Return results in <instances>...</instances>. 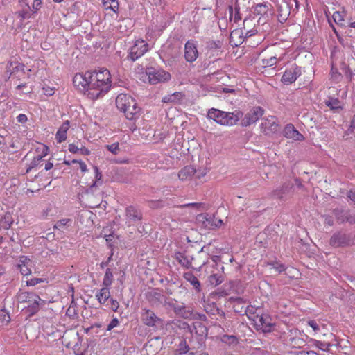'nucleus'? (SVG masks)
I'll return each mask as SVG.
<instances>
[{
    "mask_svg": "<svg viewBox=\"0 0 355 355\" xmlns=\"http://www.w3.org/2000/svg\"><path fill=\"white\" fill-rule=\"evenodd\" d=\"M112 83L110 72L104 68L76 73L73 79V87L92 101L107 94Z\"/></svg>",
    "mask_w": 355,
    "mask_h": 355,
    "instance_id": "obj_1",
    "label": "nucleus"
},
{
    "mask_svg": "<svg viewBox=\"0 0 355 355\" xmlns=\"http://www.w3.org/2000/svg\"><path fill=\"white\" fill-rule=\"evenodd\" d=\"M116 104L117 109L123 112L127 119L135 120L139 118V107L132 96L126 94H119Z\"/></svg>",
    "mask_w": 355,
    "mask_h": 355,
    "instance_id": "obj_2",
    "label": "nucleus"
},
{
    "mask_svg": "<svg viewBox=\"0 0 355 355\" xmlns=\"http://www.w3.org/2000/svg\"><path fill=\"white\" fill-rule=\"evenodd\" d=\"M243 114L241 110H235L232 112H224L217 109H211L208 112V118L225 126H233L243 117Z\"/></svg>",
    "mask_w": 355,
    "mask_h": 355,
    "instance_id": "obj_3",
    "label": "nucleus"
},
{
    "mask_svg": "<svg viewBox=\"0 0 355 355\" xmlns=\"http://www.w3.org/2000/svg\"><path fill=\"white\" fill-rule=\"evenodd\" d=\"M17 300L20 303L26 302L28 304L26 309L30 315L38 312L40 302L44 303V301L41 300L37 294L22 291L17 293Z\"/></svg>",
    "mask_w": 355,
    "mask_h": 355,
    "instance_id": "obj_4",
    "label": "nucleus"
},
{
    "mask_svg": "<svg viewBox=\"0 0 355 355\" xmlns=\"http://www.w3.org/2000/svg\"><path fill=\"white\" fill-rule=\"evenodd\" d=\"M142 323L149 327H152L155 331L163 329L164 327V320L157 316L151 309L144 308L141 314Z\"/></svg>",
    "mask_w": 355,
    "mask_h": 355,
    "instance_id": "obj_5",
    "label": "nucleus"
},
{
    "mask_svg": "<svg viewBox=\"0 0 355 355\" xmlns=\"http://www.w3.org/2000/svg\"><path fill=\"white\" fill-rule=\"evenodd\" d=\"M196 220L205 229L214 230L222 226L223 222L209 214H200L196 216Z\"/></svg>",
    "mask_w": 355,
    "mask_h": 355,
    "instance_id": "obj_6",
    "label": "nucleus"
},
{
    "mask_svg": "<svg viewBox=\"0 0 355 355\" xmlns=\"http://www.w3.org/2000/svg\"><path fill=\"white\" fill-rule=\"evenodd\" d=\"M264 110L260 106H255L249 110L243 118L241 117V125L244 127L249 126L254 124V122L258 121L262 117Z\"/></svg>",
    "mask_w": 355,
    "mask_h": 355,
    "instance_id": "obj_7",
    "label": "nucleus"
},
{
    "mask_svg": "<svg viewBox=\"0 0 355 355\" xmlns=\"http://www.w3.org/2000/svg\"><path fill=\"white\" fill-rule=\"evenodd\" d=\"M279 130V125L275 116H268L262 119L261 123V131L266 135H271L277 133Z\"/></svg>",
    "mask_w": 355,
    "mask_h": 355,
    "instance_id": "obj_8",
    "label": "nucleus"
},
{
    "mask_svg": "<svg viewBox=\"0 0 355 355\" xmlns=\"http://www.w3.org/2000/svg\"><path fill=\"white\" fill-rule=\"evenodd\" d=\"M148 50V44L144 40H137L130 49L129 57L134 62L143 56Z\"/></svg>",
    "mask_w": 355,
    "mask_h": 355,
    "instance_id": "obj_9",
    "label": "nucleus"
},
{
    "mask_svg": "<svg viewBox=\"0 0 355 355\" xmlns=\"http://www.w3.org/2000/svg\"><path fill=\"white\" fill-rule=\"evenodd\" d=\"M245 23L246 21H244V26L243 30L242 29H235L233 30L230 33V42L232 46H239L243 42V34L245 33L246 34V37H251V35H254L256 33V30H250L247 31L245 28Z\"/></svg>",
    "mask_w": 355,
    "mask_h": 355,
    "instance_id": "obj_10",
    "label": "nucleus"
},
{
    "mask_svg": "<svg viewBox=\"0 0 355 355\" xmlns=\"http://www.w3.org/2000/svg\"><path fill=\"white\" fill-rule=\"evenodd\" d=\"M257 320L254 324L257 329L261 330L263 332H270L273 329L272 319L268 315L259 314L257 315Z\"/></svg>",
    "mask_w": 355,
    "mask_h": 355,
    "instance_id": "obj_11",
    "label": "nucleus"
},
{
    "mask_svg": "<svg viewBox=\"0 0 355 355\" xmlns=\"http://www.w3.org/2000/svg\"><path fill=\"white\" fill-rule=\"evenodd\" d=\"M184 58L187 62L192 63L196 61L198 56L196 42L189 40L184 45Z\"/></svg>",
    "mask_w": 355,
    "mask_h": 355,
    "instance_id": "obj_12",
    "label": "nucleus"
},
{
    "mask_svg": "<svg viewBox=\"0 0 355 355\" xmlns=\"http://www.w3.org/2000/svg\"><path fill=\"white\" fill-rule=\"evenodd\" d=\"M147 74L149 82L153 84L168 81L171 78V73L163 69L153 70Z\"/></svg>",
    "mask_w": 355,
    "mask_h": 355,
    "instance_id": "obj_13",
    "label": "nucleus"
},
{
    "mask_svg": "<svg viewBox=\"0 0 355 355\" xmlns=\"http://www.w3.org/2000/svg\"><path fill=\"white\" fill-rule=\"evenodd\" d=\"M301 74V71L297 67L286 70L283 73L282 81L284 84H291L296 80Z\"/></svg>",
    "mask_w": 355,
    "mask_h": 355,
    "instance_id": "obj_14",
    "label": "nucleus"
},
{
    "mask_svg": "<svg viewBox=\"0 0 355 355\" xmlns=\"http://www.w3.org/2000/svg\"><path fill=\"white\" fill-rule=\"evenodd\" d=\"M283 134L286 137L295 141H303L304 139V137L292 124H288L285 126Z\"/></svg>",
    "mask_w": 355,
    "mask_h": 355,
    "instance_id": "obj_15",
    "label": "nucleus"
},
{
    "mask_svg": "<svg viewBox=\"0 0 355 355\" xmlns=\"http://www.w3.org/2000/svg\"><path fill=\"white\" fill-rule=\"evenodd\" d=\"M195 174H196L195 167L192 166H186L179 171L178 177L180 181L186 182L191 180Z\"/></svg>",
    "mask_w": 355,
    "mask_h": 355,
    "instance_id": "obj_16",
    "label": "nucleus"
},
{
    "mask_svg": "<svg viewBox=\"0 0 355 355\" xmlns=\"http://www.w3.org/2000/svg\"><path fill=\"white\" fill-rule=\"evenodd\" d=\"M167 328H171L175 332L178 329L183 330L184 332H191L189 324L182 320H173L166 324Z\"/></svg>",
    "mask_w": 355,
    "mask_h": 355,
    "instance_id": "obj_17",
    "label": "nucleus"
},
{
    "mask_svg": "<svg viewBox=\"0 0 355 355\" xmlns=\"http://www.w3.org/2000/svg\"><path fill=\"white\" fill-rule=\"evenodd\" d=\"M70 127L69 121L67 120L62 123L55 134V139L60 144L67 139V130Z\"/></svg>",
    "mask_w": 355,
    "mask_h": 355,
    "instance_id": "obj_18",
    "label": "nucleus"
},
{
    "mask_svg": "<svg viewBox=\"0 0 355 355\" xmlns=\"http://www.w3.org/2000/svg\"><path fill=\"white\" fill-rule=\"evenodd\" d=\"M110 288L103 286L96 293V299L100 304H103V306H106V304H107V301L110 300Z\"/></svg>",
    "mask_w": 355,
    "mask_h": 355,
    "instance_id": "obj_19",
    "label": "nucleus"
},
{
    "mask_svg": "<svg viewBox=\"0 0 355 355\" xmlns=\"http://www.w3.org/2000/svg\"><path fill=\"white\" fill-rule=\"evenodd\" d=\"M31 261L26 256L20 257L18 263V268L20 270L21 274L24 276H27L31 274V269L30 268Z\"/></svg>",
    "mask_w": 355,
    "mask_h": 355,
    "instance_id": "obj_20",
    "label": "nucleus"
},
{
    "mask_svg": "<svg viewBox=\"0 0 355 355\" xmlns=\"http://www.w3.org/2000/svg\"><path fill=\"white\" fill-rule=\"evenodd\" d=\"M347 244V239L343 233H335L330 239V245L333 247H340Z\"/></svg>",
    "mask_w": 355,
    "mask_h": 355,
    "instance_id": "obj_21",
    "label": "nucleus"
},
{
    "mask_svg": "<svg viewBox=\"0 0 355 355\" xmlns=\"http://www.w3.org/2000/svg\"><path fill=\"white\" fill-rule=\"evenodd\" d=\"M183 277L193 286L197 293L201 291V284L192 272H185Z\"/></svg>",
    "mask_w": 355,
    "mask_h": 355,
    "instance_id": "obj_22",
    "label": "nucleus"
},
{
    "mask_svg": "<svg viewBox=\"0 0 355 355\" xmlns=\"http://www.w3.org/2000/svg\"><path fill=\"white\" fill-rule=\"evenodd\" d=\"M125 216L128 219L132 221H138L141 219V215L139 210L132 206L126 208Z\"/></svg>",
    "mask_w": 355,
    "mask_h": 355,
    "instance_id": "obj_23",
    "label": "nucleus"
},
{
    "mask_svg": "<svg viewBox=\"0 0 355 355\" xmlns=\"http://www.w3.org/2000/svg\"><path fill=\"white\" fill-rule=\"evenodd\" d=\"M245 311V314H246L247 317L250 320H252V322H254V324H255L256 320H257L256 316L259 315V314H261V313L260 309L254 308L252 306H247Z\"/></svg>",
    "mask_w": 355,
    "mask_h": 355,
    "instance_id": "obj_24",
    "label": "nucleus"
},
{
    "mask_svg": "<svg viewBox=\"0 0 355 355\" xmlns=\"http://www.w3.org/2000/svg\"><path fill=\"white\" fill-rule=\"evenodd\" d=\"M270 4L267 3H258L254 8V14L264 16L268 14Z\"/></svg>",
    "mask_w": 355,
    "mask_h": 355,
    "instance_id": "obj_25",
    "label": "nucleus"
},
{
    "mask_svg": "<svg viewBox=\"0 0 355 355\" xmlns=\"http://www.w3.org/2000/svg\"><path fill=\"white\" fill-rule=\"evenodd\" d=\"M175 259L182 265V267L186 268H189L191 267V261H190L189 258H188L187 256L184 253L177 252L175 254Z\"/></svg>",
    "mask_w": 355,
    "mask_h": 355,
    "instance_id": "obj_26",
    "label": "nucleus"
},
{
    "mask_svg": "<svg viewBox=\"0 0 355 355\" xmlns=\"http://www.w3.org/2000/svg\"><path fill=\"white\" fill-rule=\"evenodd\" d=\"M204 270L205 274L209 277L218 270V263L215 260L211 263H206L204 264Z\"/></svg>",
    "mask_w": 355,
    "mask_h": 355,
    "instance_id": "obj_27",
    "label": "nucleus"
},
{
    "mask_svg": "<svg viewBox=\"0 0 355 355\" xmlns=\"http://www.w3.org/2000/svg\"><path fill=\"white\" fill-rule=\"evenodd\" d=\"M103 6L106 10H112L116 14L119 12V3L118 0H103Z\"/></svg>",
    "mask_w": 355,
    "mask_h": 355,
    "instance_id": "obj_28",
    "label": "nucleus"
},
{
    "mask_svg": "<svg viewBox=\"0 0 355 355\" xmlns=\"http://www.w3.org/2000/svg\"><path fill=\"white\" fill-rule=\"evenodd\" d=\"M326 105L331 110H339L342 109V104L338 98L329 97L326 101Z\"/></svg>",
    "mask_w": 355,
    "mask_h": 355,
    "instance_id": "obj_29",
    "label": "nucleus"
},
{
    "mask_svg": "<svg viewBox=\"0 0 355 355\" xmlns=\"http://www.w3.org/2000/svg\"><path fill=\"white\" fill-rule=\"evenodd\" d=\"M114 279L112 271L110 268L106 269L103 278V286L110 288Z\"/></svg>",
    "mask_w": 355,
    "mask_h": 355,
    "instance_id": "obj_30",
    "label": "nucleus"
},
{
    "mask_svg": "<svg viewBox=\"0 0 355 355\" xmlns=\"http://www.w3.org/2000/svg\"><path fill=\"white\" fill-rule=\"evenodd\" d=\"M277 55H271L262 58L261 65L263 67H272L277 64Z\"/></svg>",
    "mask_w": 355,
    "mask_h": 355,
    "instance_id": "obj_31",
    "label": "nucleus"
},
{
    "mask_svg": "<svg viewBox=\"0 0 355 355\" xmlns=\"http://www.w3.org/2000/svg\"><path fill=\"white\" fill-rule=\"evenodd\" d=\"M175 312L176 315L184 318H191L193 316V311L187 309L185 306H180L175 308Z\"/></svg>",
    "mask_w": 355,
    "mask_h": 355,
    "instance_id": "obj_32",
    "label": "nucleus"
},
{
    "mask_svg": "<svg viewBox=\"0 0 355 355\" xmlns=\"http://www.w3.org/2000/svg\"><path fill=\"white\" fill-rule=\"evenodd\" d=\"M208 280L209 284L213 286H216L221 283H223L224 278L223 275L214 272V274L211 275L209 277H208Z\"/></svg>",
    "mask_w": 355,
    "mask_h": 355,
    "instance_id": "obj_33",
    "label": "nucleus"
},
{
    "mask_svg": "<svg viewBox=\"0 0 355 355\" xmlns=\"http://www.w3.org/2000/svg\"><path fill=\"white\" fill-rule=\"evenodd\" d=\"M306 341L304 339L299 337L290 338V344L294 348H300L304 346Z\"/></svg>",
    "mask_w": 355,
    "mask_h": 355,
    "instance_id": "obj_34",
    "label": "nucleus"
},
{
    "mask_svg": "<svg viewBox=\"0 0 355 355\" xmlns=\"http://www.w3.org/2000/svg\"><path fill=\"white\" fill-rule=\"evenodd\" d=\"M10 317L8 311L6 309H0V323L1 325H7L9 324Z\"/></svg>",
    "mask_w": 355,
    "mask_h": 355,
    "instance_id": "obj_35",
    "label": "nucleus"
},
{
    "mask_svg": "<svg viewBox=\"0 0 355 355\" xmlns=\"http://www.w3.org/2000/svg\"><path fill=\"white\" fill-rule=\"evenodd\" d=\"M333 19H334V21L338 24V25H340V26H343L344 25V22H345V19H344V17L345 15L340 12V11H335L334 13H333Z\"/></svg>",
    "mask_w": 355,
    "mask_h": 355,
    "instance_id": "obj_36",
    "label": "nucleus"
},
{
    "mask_svg": "<svg viewBox=\"0 0 355 355\" xmlns=\"http://www.w3.org/2000/svg\"><path fill=\"white\" fill-rule=\"evenodd\" d=\"M105 148L113 155H117L120 152L119 144L118 142L105 145Z\"/></svg>",
    "mask_w": 355,
    "mask_h": 355,
    "instance_id": "obj_37",
    "label": "nucleus"
},
{
    "mask_svg": "<svg viewBox=\"0 0 355 355\" xmlns=\"http://www.w3.org/2000/svg\"><path fill=\"white\" fill-rule=\"evenodd\" d=\"M307 324L311 327L313 334H315L320 331V324L315 320H309L307 321Z\"/></svg>",
    "mask_w": 355,
    "mask_h": 355,
    "instance_id": "obj_38",
    "label": "nucleus"
},
{
    "mask_svg": "<svg viewBox=\"0 0 355 355\" xmlns=\"http://www.w3.org/2000/svg\"><path fill=\"white\" fill-rule=\"evenodd\" d=\"M286 188L284 187V186L282 188L276 189L272 192V196L279 198L282 199L284 198V193L286 191Z\"/></svg>",
    "mask_w": 355,
    "mask_h": 355,
    "instance_id": "obj_39",
    "label": "nucleus"
},
{
    "mask_svg": "<svg viewBox=\"0 0 355 355\" xmlns=\"http://www.w3.org/2000/svg\"><path fill=\"white\" fill-rule=\"evenodd\" d=\"M181 207H193L197 209H206L207 207L205 203H189L182 205L180 206Z\"/></svg>",
    "mask_w": 355,
    "mask_h": 355,
    "instance_id": "obj_40",
    "label": "nucleus"
},
{
    "mask_svg": "<svg viewBox=\"0 0 355 355\" xmlns=\"http://www.w3.org/2000/svg\"><path fill=\"white\" fill-rule=\"evenodd\" d=\"M48 153H49V148L47 147L46 145H43L42 153L40 154V155H38L37 157L34 158V162L35 163L37 162L40 161L43 157L46 156Z\"/></svg>",
    "mask_w": 355,
    "mask_h": 355,
    "instance_id": "obj_41",
    "label": "nucleus"
},
{
    "mask_svg": "<svg viewBox=\"0 0 355 355\" xmlns=\"http://www.w3.org/2000/svg\"><path fill=\"white\" fill-rule=\"evenodd\" d=\"M44 94L45 96H51L53 95L55 92V87H50L48 85H44L42 88Z\"/></svg>",
    "mask_w": 355,
    "mask_h": 355,
    "instance_id": "obj_42",
    "label": "nucleus"
},
{
    "mask_svg": "<svg viewBox=\"0 0 355 355\" xmlns=\"http://www.w3.org/2000/svg\"><path fill=\"white\" fill-rule=\"evenodd\" d=\"M291 355H319L318 354L315 353V351L309 350V351H293L291 353Z\"/></svg>",
    "mask_w": 355,
    "mask_h": 355,
    "instance_id": "obj_43",
    "label": "nucleus"
},
{
    "mask_svg": "<svg viewBox=\"0 0 355 355\" xmlns=\"http://www.w3.org/2000/svg\"><path fill=\"white\" fill-rule=\"evenodd\" d=\"M71 220L69 219H62V220H60L59 221H58L55 225H54V227L56 228V229H62L64 228V227L67 226V225L68 224V223H69Z\"/></svg>",
    "mask_w": 355,
    "mask_h": 355,
    "instance_id": "obj_44",
    "label": "nucleus"
},
{
    "mask_svg": "<svg viewBox=\"0 0 355 355\" xmlns=\"http://www.w3.org/2000/svg\"><path fill=\"white\" fill-rule=\"evenodd\" d=\"M43 282H44V279L34 277V278H31L29 280H27L26 284L28 286H35L40 283H43Z\"/></svg>",
    "mask_w": 355,
    "mask_h": 355,
    "instance_id": "obj_45",
    "label": "nucleus"
},
{
    "mask_svg": "<svg viewBox=\"0 0 355 355\" xmlns=\"http://www.w3.org/2000/svg\"><path fill=\"white\" fill-rule=\"evenodd\" d=\"M236 338L233 335H224L222 338V341L225 343H233L236 342Z\"/></svg>",
    "mask_w": 355,
    "mask_h": 355,
    "instance_id": "obj_46",
    "label": "nucleus"
},
{
    "mask_svg": "<svg viewBox=\"0 0 355 355\" xmlns=\"http://www.w3.org/2000/svg\"><path fill=\"white\" fill-rule=\"evenodd\" d=\"M110 308L114 311H117V309L119 307V303L118 302V301L116 300H114V299L110 297Z\"/></svg>",
    "mask_w": 355,
    "mask_h": 355,
    "instance_id": "obj_47",
    "label": "nucleus"
},
{
    "mask_svg": "<svg viewBox=\"0 0 355 355\" xmlns=\"http://www.w3.org/2000/svg\"><path fill=\"white\" fill-rule=\"evenodd\" d=\"M78 166L82 174H85L88 172L87 166L84 161L80 159L78 162Z\"/></svg>",
    "mask_w": 355,
    "mask_h": 355,
    "instance_id": "obj_48",
    "label": "nucleus"
},
{
    "mask_svg": "<svg viewBox=\"0 0 355 355\" xmlns=\"http://www.w3.org/2000/svg\"><path fill=\"white\" fill-rule=\"evenodd\" d=\"M118 324H119V322H118V320L116 318L112 319L110 320V322L109 323V324L107 327V331H111L112 329H113V328L117 327Z\"/></svg>",
    "mask_w": 355,
    "mask_h": 355,
    "instance_id": "obj_49",
    "label": "nucleus"
},
{
    "mask_svg": "<svg viewBox=\"0 0 355 355\" xmlns=\"http://www.w3.org/2000/svg\"><path fill=\"white\" fill-rule=\"evenodd\" d=\"M68 150L72 153H79L80 148L74 143H71L68 145Z\"/></svg>",
    "mask_w": 355,
    "mask_h": 355,
    "instance_id": "obj_50",
    "label": "nucleus"
},
{
    "mask_svg": "<svg viewBox=\"0 0 355 355\" xmlns=\"http://www.w3.org/2000/svg\"><path fill=\"white\" fill-rule=\"evenodd\" d=\"M331 346V345L330 343H325L322 342H319L318 344V347L323 350H329Z\"/></svg>",
    "mask_w": 355,
    "mask_h": 355,
    "instance_id": "obj_51",
    "label": "nucleus"
},
{
    "mask_svg": "<svg viewBox=\"0 0 355 355\" xmlns=\"http://www.w3.org/2000/svg\"><path fill=\"white\" fill-rule=\"evenodd\" d=\"M28 121V118L25 114H19L17 116V121L19 123H25Z\"/></svg>",
    "mask_w": 355,
    "mask_h": 355,
    "instance_id": "obj_52",
    "label": "nucleus"
},
{
    "mask_svg": "<svg viewBox=\"0 0 355 355\" xmlns=\"http://www.w3.org/2000/svg\"><path fill=\"white\" fill-rule=\"evenodd\" d=\"M94 169L96 173V181L101 180L102 173L100 172L99 168L96 166H94Z\"/></svg>",
    "mask_w": 355,
    "mask_h": 355,
    "instance_id": "obj_53",
    "label": "nucleus"
},
{
    "mask_svg": "<svg viewBox=\"0 0 355 355\" xmlns=\"http://www.w3.org/2000/svg\"><path fill=\"white\" fill-rule=\"evenodd\" d=\"M79 153L84 156H88L90 154V150L85 147H80L79 150Z\"/></svg>",
    "mask_w": 355,
    "mask_h": 355,
    "instance_id": "obj_54",
    "label": "nucleus"
},
{
    "mask_svg": "<svg viewBox=\"0 0 355 355\" xmlns=\"http://www.w3.org/2000/svg\"><path fill=\"white\" fill-rule=\"evenodd\" d=\"M42 0H35L33 3V8L37 11L41 6Z\"/></svg>",
    "mask_w": 355,
    "mask_h": 355,
    "instance_id": "obj_55",
    "label": "nucleus"
},
{
    "mask_svg": "<svg viewBox=\"0 0 355 355\" xmlns=\"http://www.w3.org/2000/svg\"><path fill=\"white\" fill-rule=\"evenodd\" d=\"M324 223L327 224L329 225H334V219L332 218L331 216H327L325 217Z\"/></svg>",
    "mask_w": 355,
    "mask_h": 355,
    "instance_id": "obj_56",
    "label": "nucleus"
},
{
    "mask_svg": "<svg viewBox=\"0 0 355 355\" xmlns=\"http://www.w3.org/2000/svg\"><path fill=\"white\" fill-rule=\"evenodd\" d=\"M348 197L350 200H352L355 203V190L349 191L348 193Z\"/></svg>",
    "mask_w": 355,
    "mask_h": 355,
    "instance_id": "obj_57",
    "label": "nucleus"
},
{
    "mask_svg": "<svg viewBox=\"0 0 355 355\" xmlns=\"http://www.w3.org/2000/svg\"><path fill=\"white\" fill-rule=\"evenodd\" d=\"M275 269L279 272H283L284 270H286V268H284V264H278V265H277V266L275 267Z\"/></svg>",
    "mask_w": 355,
    "mask_h": 355,
    "instance_id": "obj_58",
    "label": "nucleus"
},
{
    "mask_svg": "<svg viewBox=\"0 0 355 355\" xmlns=\"http://www.w3.org/2000/svg\"><path fill=\"white\" fill-rule=\"evenodd\" d=\"M53 167V164L51 162H48L46 163L44 166V169L47 171V170L51 169Z\"/></svg>",
    "mask_w": 355,
    "mask_h": 355,
    "instance_id": "obj_59",
    "label": "nucleus"
},
{
    "mask_svg": "<svg viewBox=\"0 0 355 355\" xmlns=\"http://www.w3.org/2000/svg\"><path fill=\"white\" fill-rule=\"evenodd\" d=\"M113 235L112 234H110V235H105V239L107 241V243H110V242L113 239Z\"/></svg>",
    "mask_w": 355,
    "mask_h": 355,
    "instance_id": "obj_60",
    "label": "nucleus"
},
{
    "mask_svg": "<svg viewBox=\"0 0 355 355\" xmlns=\"http://www.w3.org/2000/svg\"><path fill=\"white\" fill-rule=\"evenodd\" d=\"M350 128H355V114L354 115L352 119L351 120Z\"/></svg>",
    "mask_w": 355,
    "mask_h": 355,
    "instance_id": "obj_61",
    "label": "nucleus"
},
{
    "mask_svg": "<svg viewBox=\"0 0 355 355\" xmlns=\"http://www.w3.org/2000/svg\"><path fill=\"white\" fill-rule=\"evenodd\" d=\"M196 325H197V326H198V327H201V329H203V330H205V331L206 330L205 327L202 323H200V322H196V323L194 324V327H196Z\"/></svg>",
    "mask_w": 355,
    "mask_h": 355,
    "instance_id": "obj_62",
    "label": "nucleus"
},
{
    "mask_svg": "<svg viewBox=\"0 0 355 355\" xmlns=\"http://www.w3.org/2000/svg\"><path fill=\"white\" fill-rule=\"evenodd\" d=\"M128 162H129V160L128 159H120V160L116 161V163H120L121 164V163H128Z\"/></svg>",
    "mask_w": 355,
    "mask_h": 355,
    "instance_id": "obj_63",
    "label": "nucleus"
},
{
    "mask_svg": "<svg viewBox=\"0 0 355 355\" xmlns=\"http://www.w3.org/2000/svg\"><path fill=\"white\" fill-rule=\"evenodd\" d=\"M205 175H206L205 172H203V173H198L196 175V178H198L200 180V178L204 177Z\"/></svg>",
    "mask_w": 355,
    "mask_h": 355,
    "instance_id": "obj_64",
    "label": "nucleus"
}]
</instances>
